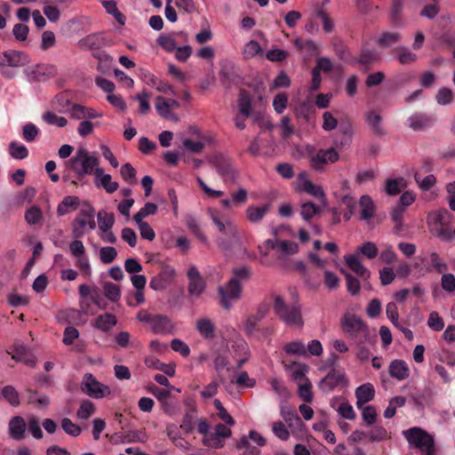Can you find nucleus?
<instances>
[{
  "instance_id": "46",
  "label": "nucleus",
  "mask_w": 455,
  "mask_h": 455,
  "mask_svg": "<svg viewBox=\"0 0 455 455\" xmlns=\"http://www.w3.org/2000/svg\"><path fill=\"white\" fill-rule=\"evenodd\" d=\"M95 412V406L89 400H83L76 411V416L80 419H87Z\"/></svg>"
},
{
  "instance_id": "59",
  "label": "nucleus",
  "mask_w": 455,
  "mask_h": 455,
  "mask_svg": "<svg viewBox=\"0 0 455 455\" xmlns=\"http://www.w3.org/2000/svg\"><path fill=\"white\" fill-rule=\"evenodd\" d=\"M435 100L439 105H449L453 100V92L449 88H441L435 95Z\"/></svg>"
},
{
  "instance_id": "10",
  "label": "nucleus",
  "mask_w": 455,
  "mask_h": 455,
  "mask_svg": "<svg viewBox=\"0 0 455 455\" xmlns=\"http://www.w3.org/2000/svg\"><path fill=\"white\" fill-rule=\"evenodd\" d=\"M269 313V305L262 302L258 305L256 312L247 316L243 323V331L248 336H252L259 331V323L266 318Z\"/></svg>"
},
{
  "instance_id": "63",
  "label": "nucleus",
  "mask_w": 455,
  "mask_h": 455,
  "mask_svg": "<svg viewBox=\"0 0 455 455\" xmlns=\"http://www.w3.org/2000/svg\"><path fill=\"white\" fill-rule=\"evenodd\" d=\"M414 178L419 188L424 191L430 189L436 181L435 177L433 174L421 178L419 174L416 173Z\"/></svg>"
},
{
  "instance_id": "24",
  "label": "nucleus",
  "mask_w": 455,
  "mask_h": 455,
  "mask_svg": "<svg viewBox=\"0 0 455 455\" xmlns=\"http://www.w3.org/2000/svg\"><path fill=\"white\" fill-rule=\"evenodd\" d=\"M196 330L205 339H212L215 337L216 326L207 316L196 320Z\"/></svg>"
},
{
  "instance_id": "23",
  "label": "nucleus",
  "mask_w": 455,
  "mask_h": 455,
  "mask_svg": "<svg viewBox=\"0 0 455 455\" xmlns=\"http://www.w3.org/2000/svg\"><path fill=\"white\" fill-rule=\"evenodd\" d=\"M8 428L11 438L20 441L25 436L27 424L22 417L15 416L10 419Z\"/></svg>"
},
{
  "instance_id": "37",
  "label": "nucleus",
  "mask_w": 455,
  "mask_h": 455,
  "mask_svg": "<svg viewBox=\"0 0 455 455\" xmlns=\"http://www.w3.org/2000/svg\"><path fill=\"white\" fill-rule=\"evenodd\" d=\"M206 283L204 278L188 280V292L193 299H198L205 291Z\"/></svg>"
},
{
  "instance_id": "33",
  "label": "nucleus",
  "mask_w": 455,
  "mask_h": 455,
  "mask_svg": "<svg viewBox=\"0 0 455 455\" xmlns=\"http://www.w3.org/2000/svg\"><path fill=\"white\" fill-rule=\"evenodd\" d=\"M359 205L361 207V220H369L375 215V205L372 199L368 195L360 197Z\"/></svg>"
},
{
  "instance_id": "44",
  "label": "nucleus",
  "mask_w": 455,
  "mask_h": 455,
  "mask_svg": "<svg viewBox=\"0 0 455 455\" xmlns=\"http://www.w3.org/2000/svg\"><path fill=\"white\" fill-rule=\"evenodd\" d=\"M331 406L336 409V411L341 417L349 420L355 419V412L353 409V406L347 401H343L339 404L337 408L335 405V402L332 401Z\"/></svg>"
},
{
  "instance_id": "58",
  "label": "nucleus",
  "mask_w": 455,
  "mask_h": 455,
  "mask_svg": "<svg viewBox=\"0 0 455 455\" xmlns=\"http://www.w3.org/2000/svg\"><path fill=\"white\" fill-rule=\"evenodd\" d=\"M403 9V0H393L391 5V22L397 26L400 23L401 14Z\"/></svg>"
},
{
  "instance_id": "19",
  "label": "nucleus",
  "mask_w": 455,
  "mask_h": 455,
  "mask_svg": "<svg viewBox=\"0 0 455 455\" xmlns=\"http://www.w3.org/2000/svg\"><path fill=\"white\" fill-rule=\"evenodd\" d=\"M79 47L84 50H98L109 45L102 34H91L78 42Z\"/></svg>"
},
{
  "instance_id": "47",
  "label": "nucleus",
  "mask_w": 455,
  "mask_h": 455,
  "mask_svg": "<svg viewBox=\"0 0 455 455\" xmlns=\"http://www.w3.org/2000/svg\"><path fill=\"white\" fill-rule=\"evenodd\" d=\"M261 52L262 48L260 44L255 40H251L244 45L243 50V56L245 60H249Z\"/></svg>"
},
{
  "instance_id": "29",
  "label": "nucleus",
  "mask_w": 455,
  "mask_h": 455,
  "mask_svg": "<svg viewBox=\"0 0 455 455\" xmlns=\"http://www.w3.org/2000/svg\"><path fill=\"white\" fill-rule=\"evenodd\" d=\"M345 261L347 267L363 279H368L370 277V271L362 264L358 256H345Z\"/></svg>"
},
{
  "instance_id": "56",
  "label": "nucleus",
  "mask_w": 455,
  "mask_h": 455,
  "mask_svg": "<svg viewBox=\"0 0 455 455\" xmlns=\"http://www.w3.org/2000/svg\"><path fill=\"white\" fill-rule=\"evenodd\" d=\"M272 432L282 441H287L290 438V432L282 421H275L272 424Z\"/></svg>"
},
{
  "instance_id": "26",
  "label": "nucleus",
  "mask_w": 455,
  "mask_h": 455,
  "mask_svg": "<svg viewBox=\"0 0 455 455\" xmlns=\"http://www.w3.org/2000/svg\"><path fill=\"white\" fill-rule=\"evenodd\" d=\"M117 323V318L111 313L98 315L93 322V327L102 332H109Z\"/></svg>"
},
{
  "instance_id": "52",
  "label": "nucleus",
  "mask_w": 455,
  "mask_h": 455,
  "mask_svg": "<svg viewBox=\"0 0 455 455\" xmlns=\"http://www.w3.org/2000/svg\"><path fill=\"white\" fill-rule=\"evenodd\" d=\"M9 153L15 159H24L28 156V148L21 144L12 141L9 145Z\"/></svg>"
},
{
  "instance_id": "20",
  "label": "nucleus",
  "mask_w": 455,
  "mask_h": 455,
  "mask_svg": "<svg viewBox=\"0 0 455 455\" xmlns=\"http://www.w3.org/2000/svg\"><path fill=\"white\" fill-rule=\"evenodd\" d=\"M94 175L95 185L97 187L103 188L107 193L113 194L118 189V183L116 181H112L111 175L104 173V170L102 168H96Z\"/></svg>"
},
{
  "instance_id": "13",
  "label": "nucleus",
  "mask_w": 455,
  "mask_h": 455,
  "mask_svg": "<svg viewBox=\"0 0 455 455\" xmlns=\"http://www.w3.org/2000/svg\"><path fill=\"white\" fill-rule=\"evenodd\" d=\"M30 62L29 57L24 52L9 50L0 52V67L20 68Z\"/></svg>"
},
{
  "instance_id": "31",
  "label": "nucleus",
  "mask_w": 455,
  "mask_h": 455,
  "mask_svg": "<svg viewBox=\"0 0 455 455\" xmlns=\"http://www.w3.org/2000/svg\"><path fill=\"white\" fill-rule=\"evenodd\" d=\"M402 39V35L396 31H383L376 39V44L384 48L396 44Z\"/></svg>"
},
{
  "instance_id": "21",
  "label": "nucleus",
  "mask_w": 455,
  "mask_h": 455,
  "mask_svg": "<svg viewBox=\"0 0 455 455\" xmlns=\"http://www.w3.org/2000/svg\"><path fill=\"white\" fill-rule=\"evenodd\" d=\"M434 120L425 113H415L407 119L408 126L413 131H424L429 128Z\"/></svg>"
},
{
  "instance_id": "54",
  "label": "nucleus",
  "mask_w": 455,
  "mask_h": 455,
  "mask_svg": "<svg viewBox=\"0 0 455 455\" xmlns=\"http://www.w3.org/2000/svg\"><path fill=\"white\" fill-rule=\"evenodd\" d=\"M311 388L312 385L308 379H305L304 382L299 386L298 395L306 403H311L313 400Z\"/></svg>"
},
{
  "instance_id": "5",
  "label": "nucleus",
  "mask_w": 455,
  "mask_h": 455,
  "mask_svg": "<svg viewBox=\"0 0 455 455\" xmlns=\"http://www.w3.org/2000/svg\"><path fill=\"white\" fill-rule=\"evenodd\" d=\"M411 447L416 448L422 452V455H435V440L433 435L424 429L414 427L403 431Z\"/></svg>"
},
{
  "instance_id": "27",
  "label": "nucleus",
  "mask_w": 455,
  "mask_h": 455,
  "mask_svg": "<svg viewBox=\"0 0 455 455\" xmlns=\"http://www.w3.org/2000/svg\"><path fill=\"white\" fill-rule=\"evenodd\" d=\"M345 381V375L342 372L332 371H330L324 379H322L320 383V387L326 391L330 392L334 389L339 385L342 384Z\"/></svg>"
},
{
  "instance_id": "39",
  "label": "nucleus",
  "mask_w": 455,
  "mask_h": 455,
  "mask_svg": "<svg viewBox=\"0 0 455 455\" xmlns=\"http://www.w3.org/2000/svg\"><path fill=\"white\" fill-rule=\"evenodd\" d=\"M286 370L291 372L293 380L305 379L306 374L308 371V366L304 363H292L286 367Z\"/></svg>"
},
{
  "instance_id": "7",
  "label": "nucleus",
  "mask_w": 455,
  "mask_h": 455,
  "mask_svg": "<svg viewBox=\"0 0 455 455\" xmlns=\"http://www.w3.org/2000/svg\"><path fill=\"white\" fill-rule=\"evenodd\" d=\"M96 228L94 209L88 207L81 210L72 224V234L75 238H81Z\"/></svg>"
},
{
  "instance_id": "16",
  "label": "nucleus",
  "mask_w": 455,
  "mask_h": 455,
  "mask_svg": "<svg viewBox=\"0 0 455 455\" xmlns=\"http://www.w3.org/2000/svg\"><path fill=\"white\" fill-rule=\"evenodd\" d=\"M232 435L231 429L223 424H218L215 431L210 434L209 436L204 437V443L214 449H220L224 446L225 439L230 437Z\"/></svg>"
},
{
  "instance_id": "35",
  "label": "nucleus",
  "mask_w": 455,
  "mask_h": 455,
  "mask_svg": "<svg viewBox=\"0 0 455 455\" xmlns=\"http://www.w3.org/2000/svg\"><path fill=\"white\" fill-rule=\"evenodd\" d=\"M156 110L158 115L165 119L178 121V116L172 113V109L167 103V100L162 96L156 98Z\"/></svg>"
},
{
  "instance_id": "64",
  "label": "nucleus",
  "mask_w": 455,
  "mask_h": 455,
  "mask_svg": "<svg viewBox=\"0 0 455 455\" xmlns=\"http://www.w3.org/2000/svg\"><path fill=\"white\" fill-rule=\"evenodd\" d=\"M237 446L244 450L243 455H259L260 453L259 449L251 445L246 436L241 437Z\"/></svg>"
},
{
  "instance_id": "51",
  "label": "nucleus",
  "mask_w": 455,
  "mask_h": 455,
  "mask_svg": "<svg viewBox=\"0 0 455 455\" xmlns=\"http://www.w3.org/2000/svg\"><path fill=\"white\" fill-rule=\"evenodd\" d=\"M313 109V105L309 101H299L295 108V115L298 118L308 121L309 115Z\"/></svg>"
},
{
  "instance_id": "2",
  "label": "nucleus",
  "mask_w": 455,
  "mask_h": 455,
  "mask_svg": "<svg viewBox=\"0 0 455 455\" xmlns=\"http://www.w3.org/2000/svg\"><path fill=\"white\" fill-rule=\"evenodd\" d=\"M273 308L275 315L286 326L295 328H302L304 326L302 306L299 302L287 304L282 296L275 295Z\"/></svg>"
},
{
  "instance_id": "12",
  "label": "nucleus",
  "mask_w": 455,
  "mask_h": 455,
  "mask_svg": "<svg viewBox=\"0 0 455 455\" xmlns=\"http://www.w3.org/2000/svg\"><path fill=\"white\" fill-rule=\"evenodd\" d=\"M297 190L305 192L315 198L320 199L324 204H326V195L321 186L314 184L309 179L306 172L298 174Z\"/></svg>"
},
{
  "instance_id": "42",
  "label": "nucleus",
  "mask_w": 455,
  "mask_h": 455,
  "mask_svg": "<svg viewBox=\"0 0 455 455\" xmlns=\"http://www.w3.org/2000/svg\"><path fill=\"white\" fill-rule=\"evenodd\" d=\"M103 292L105 297L112 302H116L121 298L120 287L110 282L103 283Z\"/></svg>"
},
{
  "instance_id": "57",
  "label": "nucleus",
  "mask_w": 455,
  "mask_h": 455,
  "mask_svg": "<svg viewBox=\"0 0 455 455\" xmlns=\"http://www.w3.org/2000/svg\"><path fill=\"white\" fill-rule=\"evenodd\" d=\"M358 409L362 410V418L366 425L371 426L375 423L377 412L373 406L363 405V408Z\"/></svg>"
},
{
  "instance_id": "45",
  "label": "nucleus",
  "mask_w": 455,
  "mask_h": 455,
  "mask_svg": "<svg viewBox=\"0 0 455 455\" xmlns=\"http://www.w3.org/2000/svg\"><path fill=\"white\" fill-rule=\"evenodd\" d=\"M2 395L12 406L16 407L20 403L19 393L12 386L4 387Z\"/></svg>"
},
{
  "instance_id": "55",
  "label": "nucleus",
  "mask_w": 455,
  "mask_h": 455,
  "mask_svg": "<svg viewBox=\"0 0 455 455\" xmlns=\"http://www.w3.org/2000/svg\"><path fill=\"white\" fill-rule=\"evenodd\" d=\"M357 251L370 259L376 258L379 253L377 245L372 242L363 243L357 248Z\"/></svg>"
},
{
  "instance_id": "3",
  "label": "nucleus",
  "mask_w": 455,
  "mask_h": 455,
  "mask_svg": "<svg viewBox=\"0 0 455 455\" xmlns=\"http://www.w3.org/2000/svg\"><path fill=\"white\" fill-rule=\"evenodd\" d=\"M211 218L219 231L228 236V238L220 237L217 239L219 248L223 251H229L232 249L233 243L240 242L237 227L230 219L220 212H212Z\"/></svg>"
},
{
  "instance_id": "28",
  "label": "nucleus",
  "mask_w": 455,
  "mask_h": 455,
  "mask_svg": "<svg viewBox=\"0 0 455 455\" xmlns=\"http://www.w3.org/2000/svg\"><path fill=\"white\" fill-rule=\"evenodd\" d=\"M388 371L391 377L398 380H403L410 376L409 367L403 360H393L389 364Z\"/></svg>"
},
{
  "instance_id": "30",
  "label": "nucleus",
  "mask_w": 455,
  "mask_h": 455,
  "mask_svg": "<svg viewBox=\"0 0 455 455\" xmlns=\"http://www.w3.org/2000/svg\"><path fill=\"white\" fill-rule=\"evenodd\" d=\"M269 210L270 205L268 204L261 206L250 205L245 212L246 218L251 223H259L263 220Z\"/></svg>"
},
{
  "instance_id": "17",
  "label": "nucleus",
  "mask_w": 455,
  "mask_h": 455,
  "mask_svg": "<svg viewBox=\"0 0 455 455\" xmlns=\"http://www.w3.org/2000/svg\"><path fill=\"white\" fill-rule=\"evenodd\" d=\"M27 352V347L22 342L15 341L10 349L6 350L5 354L12 355V359L16 362H22L30 367H34L36 365V359L33 356L25 358Z\"/></svg>"
},
{
  "instance_id": "50",
  "label": "nucleus",
  "mask_w": 455,
  "mask_h": 455,
  "mask_svg": "<svg viewBox=\"0 0 455 455\" xmlns=\"http://www.w3.org/2000/svg\"><path fill=\"white\" fill-rule=\"evenodd\" d=\"M117 257V251L112 246H104L100 250V259L104 264L112 263Z\"/></svg>"
},
{
  "instance_id": "6",
  "label": "nucleus",
  "mask_w": 455,
  "mask_h": 455,
  "mask_svg": "<svg viewBox=\"0 0 455 455\" xmlns=\"http://www.w3.org/2000/svg\"><path fill=\"white\" fill-rule=\"evenodd\" d=\"M220 297V307L229 311L235 302L238 301L242 297L243 285L235 280H229L226 284L217 288Z\"/></svg>"
},
{
  "instance_id": "62",
  "label": "nucleus",
  "mask_w": 455,
  "mask_h": 455,
  "mask_svg": "<svg viewBox=\"0 0 455 455\" xmlns=\"http://www.w3.org/2000/svg\"><path fill=\"white\" fill-rule=\"evenodd\" d=\"M38 134V128L32 123L26 124L22 128V136L28 142L34 141Z\"/></svg>"
},
{
  "instance_id": "40",
  "label": "nucleus",
  "mask_w": 455,
  "mask_h": 455,
  "mask_svg": "<svg viewBox=\"0 0 455 455\" xmlns=\"http://www.w3.org/2000/svg\"><path fill=\"white\" fill-rule=\"evenodd\" d=\"M238 107L240 113L246 118L251 115V99L249 94L242 90L239 94Z\"/></svg>"
},
{
  "instance_id": "8",
  "label": "nucleus",
  "mask_w": 455,
  "mask_h": 455,
  "mask_svg": "<svg viewBox=\"0 0 455 455\" xmlns=\"http://www.w3.org/2000/svg\"><path fill=\"white\" fill-rule=\"evenodd\" d=\"M80 387L84 394L94 399H101L111 394L110 387L100 382L92 373L83 376Z\"/></svg>"
},
{
  "instance_id": "11",
  "label": "nucleus",
  "mask_w": 455,
  "mask_h": 455,
  "mask_svg": "<svg viewBox=\"0 0 455 455\" xmlns=\"http://www.w3.org/2000/svg\"><path fill=\"white\" fill-rule=\"evenodd\" d=\"M24 72L30 82H45L57 75V68L52 65L40 64L28 68Z\"/></svg>"
},
{
  "instance_id": "15",
  "label": "nucleus",
  "mask_w": 455,
  "mask_h": 455,
  "mask_svg": "<svg viewBox=\"0 0 455 455\" xmlns=\"http://www.w3.org/2000/svg\"><path fill=\"white\" fill-rule=\"evenodd\" d=\"M175 275L176 271L172 267L164 266L158 275L150 279L149 287L154 291H164L172 283Z\"/></svg>"
},
{
  "instance_id": "18",
  "label": "nucleus",
  "mask_w": 455,
  "mask_h": 455,
  "mask_svg": "<svg viewBox=\"0 0 455 455\" xmlns=\"http://www.w3.org/2000/svg\"><path fill=\"white\" fill-rule=\"evenodd\" d=\"M150 326L154 333L162 335L170 334L174 329L172 320L164 315H155Z\"/></svg>"
},
{
  "instance_id": "9",
  "label": "nucleus",
  "mask_w": 455,
  "mask_h": 455,
  "mask_svg": "<svg viewBox=\"0 0 455 455\" xmlns=\"http://www.w3.org/2000/svg\"><path fill=\"white\" fill-rule=\"evenodd\" d=\"M210 163L224 182H235L238 174L229 157L218 154L211 157Z\"/></svg>"
},
{
  "instance_id": "53",
  "label": "nucleus",
  "mask_w": 455,
  "mask_h": 455,
  "mask_svg": "<svg viewBox=\"0 0 455 455\" xmlns=\"http://www.w3.org/2000/svg\"><path fill=\"white\" fill-rule=\"evenodd\" d=\"M157 212V205L154 203H146L144 207H142L134 216L133 219L135 222L143 221V219L148 215H154Z\"/></svg>"
},
{
  "instance_id": "34",
  "label": "nucleus",
  "mask_w": 455,
  "mask_h": 455,
  "mask_svg": "<svg viewBox=\"0 0 455 455\" xmlns=\"http://www.w3.org/2000/svg\"><path fill=\"white\" fill-rule=\"evenodd\" d=\"M280 415L289 427H295L301 423L299 417L290 404L281 405Z\"/></svg>"
},
{
  "instance_id": "48",
  "label": "nucleus",
  "mask_w": 455,
  "mask_h": 455,
  "mask_svg": "<svg viewBox=\"0 0 455 455\" xmlns=\"http://www.w3.org/2000/svg\"><path fill=\"white\" fill-rule=\"evenodd\" d=\"M320 212V208L311 202L301 204L300 215L306 221L310 220L314 216Z\"/></svg>"
},
{
  "instance_id": "60",
  "label": "nucleus",
  "mask_w": 455,
  "mask_h": 455,
  "mask_svg": "<svg viewBox=\"0 0 455 455\" xmlns=\"http://www.w3.org/2000/svg\"><path fill=\"white\" fill-rule=\"evenodd\" d=\"M277 251L285 255H293L296 254L299 251L298 244L291 241L281 240L280 243H277Z\"/></svg>"
},
{
  "instance_id": "32",
  "label": "nucleus",
  "mask_w": 455,
  "mask_h": 455,
  "mask_svg": "<svg viewBox=\"0 0 455 455\" xmlns=\"http://www.w3.org/2000/svg\"><path fill=\"white\" fill-rule=\"evenodd\" d=\"M367 125L378 136L385 135V130L381 125L382 118L379 114L375 111H368L364 114Z\"/></svg>"
},
{
  "instance_id": "14",
  "label": "nucleus",
  "mask_w": 455,
  "mask_h": 455,
  "mask_svg": "<svg viewBox=\"0 0 455 455\" xmlns=\"http://www.w3.org/2000/svg\"><path fill=\"white\" fill-rule=\"evenodd\" d=\"M339 159V154L334 148L328 149H320L315 155L310 158V164L313 169L315 171H322L323 165L327 164H333L338 162Z\"/></svg>"
},
{
  "instance_id": "4",
  "label": "nucleus",
  "mask_w": 455,
  "mask_h": 455,
  "mask_svg": "<svg viewBox=\"0 0 455 455\" xmlns=\"http://www.w3.org/2000/svg\"><path fill=\"white\" fill-rule=\"evenodd\" d=\"M66 166L74 171L77 177L81 178L84 175L94 174L96 168H99V159L95 156L84 148H80L76 150V155L65 163Z\"/></svg>"
},
{
  "instance_id": "36",
  "label": "nucleus",
  "mask_w": 455,
  "mask_h": 455,
  "mask_svg": "<svg viewBox=\"0 0 455 455\" xmlns=\"http://www.w3.org/2000/svg\"><path fill=\"white\" fill-rule=\"evenodd\" d=\"M97 219L100 232L110 230L115 224V215L112 212L100 211L97 214Z\"/></svg>"
},
{
  "instance_id": "41",
  "label": "nucleus",
  "mask_w": 455,
  "mask_h": 455,
  "mask_svg": "<svg viewBox=\"0 0 455 455\" xmlns=\"http://www.w3.org/2000/svg\"><path fill=\"white\" fill-rule=\"evenodd\" d=\"M25 220L30 226L40 224L43 221V212L38 206H32L25 212Z\"/></svg>"
},
{
  "instance_id": "61",
  "label": "nucleus",
  "mask_w": 455,
  "mask_h": 455,
  "mask_svg": "<svg viewBox=\"0 0 455 455\" xmlns=\"http://www.w3.org/2000/svg\"><path fill=\"white\" fill-rule=\"evenodd\" d=\"M213 404L218 411L219 418L221 419L226 423V425L233 426L235 424V420L224 408L221 402L219 399H215Z\"/></svg>"
},
{
  "instance_id": "49",
  "label": "nucleus",
  "mask_w": 455,
  "mask_h": 455,
  "mask_svg": "<svg viewBox=\"0 0 455 455\" xmlns=\"http://www.w3.org/2000/svg\"><path fill=\"white\" fill-rule=\"evenodd\" d=\"M284 351L290 355H307V348L300 340L290 342L284 346Z\"/></svg>"
},
{
  "instance_id": "1",
  "label": "nucleus",
  "mask_w": 455,
  "mask_h": 455,
  "mask_svg": "<svg viewBox=\"0 0 455 455\" xmlns=\"http://www.w3.org/2000/svg\"><path fill=\"white\" fill-rule=\"evenodd\" d=\"M340 325L342 331L353 344L368 343L369 345H375L377 341L375 331L371 330L360 316L347 313L342 316Z\"/></svg>"
},
{
  "instance_id": "22",
  "label": "nucleus",
  "mask_w": 455,
  "mask_h": 455,
  "mask_svg": "<svg viewBox=\"0 0 455 455\" xmlns=\"http://www.w3.org/2000/svg\"><path fill=\"white\" fill-rule=\"evenodd\" d=\"M355 394L357 408H363V405L373 400L375 389L372 384L365 383L356 387Z\"/></svg>"
},
{
  "instance_id": "43",
  "label": "nucleus",
  "mask_w": 455,
  "mask_h": 455,
  "mask_svg": "<svg viewBox=\"0 0 455 455\" xmlns=\"http://www.w3.org/2000/svg\"><path fill=\"white\" fill-rule=\"evenodd\" d=\"M42 119L49 125H55L57 127H65L68 124V120L64 116L56 115L52 111H46L42 116Z\"/></svg>"
},
{
  "instance_id": "25",
  "label": "nucleus",
  "mask_w": 455,
  "mask_h": 455,
  "mask_svg": "<svg viewBox=\"0 0 455 455\" xmlns=\"http://www.w3.org/2000/svg\"><path fill=\"white\" fill-rule=\"evenodd\" d=\"M380 59V54L377 51L363 48L361 50L359 56L355 60V63L363 67L365 70H368L372 64L379 62Z\"/></svg>"
},
{
  "instance_id": "38",
  "label": "nucleus",
  "mask_w": 455,
  "mask_h": 455,
  "mask_svg": "<svg viewBox=\"0 0 455 455\" xmlns=\"http://www.w3.org/2000/svg\"><path fill=\"white\" fill-rule=\"evenodd\" d=\"M398 61L403 65H408L417 60V55L405 46H399L395 49Z\"/></svg>"
}]
</instances>
